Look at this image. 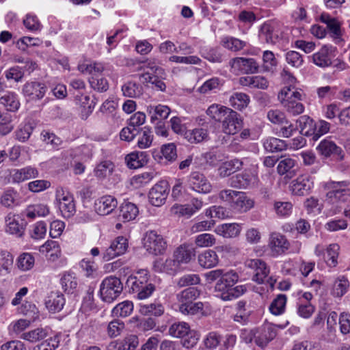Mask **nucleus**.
Masks as SVG:
<instances>
[{
    "instance_id": "obj_26",
    "label": "nucleus",
    "mask_w": 350,
    "mask_h": 350,
    "mask_svg": "<svg viewBox=\"0 0 350 350\" xmlns=\"http://www.w3.org/2000/svg\"><path fill=\"white\" fill-rule=\"evenodd\" d=\"M38 176V171L36 167L27 166L21 169L12 170L11 179L13 183H21L25 180L36 178Z\"/></svg>"
},
{
    "instance_id": "obj_59",
    "label": "nucleus",
    "mask_w": 350,
    "mask_h": 350,
    "mask_svg": "<svg viewBox=\"0 0 350 350\" xmlns=\"http://www.w3.org/2000/svg\"><path fill=\"white\" fill-rule=\"evenodd\" d=\"M200 282V278L198 274L189 273L181 276L177 282V285L179 287H184L187 286L196 285L199 284Z\"/></svg>"
},
{
    "instance_id": "obj_3",
    "label": "nucleus",
    "mask_w": 350,
    "mask_h": 350,
    "mask_svg": "<svg viewBox=\"0 0 350 350\" xmlns=\"http://www.w3.org/2000/svg\"><path fill=\"white\" fill-rule=\"evenodd\" d=\"M278 98L282 106L289 114L298 116L304 111V106L300 102L301 94L295 87H284L279 92Z\"/></svg>"
},
{
    "instance_id": "obj_1",
    "label": "nucleus",
    "mask_w": 350,
    "mask_h": 350,
    "mask_svg": "<svg viewBox=\"0 0 350 350\" xmlns=\"http://www.w3.org/2000/svg\"><path fill=\"white\" fill-rule=\"evenodd\" d=\"M238 280L239 275L236 272L230 271L224 273L215 284L217 296L224 301H231L243 295L247 288L244 285L235 286Z\"/></svg>"
},
{
    "instance_id": "obj_2",
    "label": "nucleus",
    "mask_w": 350,
    "mask_h": 350,
    "mask_svg": "<svg viewBox=\"0 0 350 350\" xmlns=\"http://www.w3.org/2000/svg\"><path fill=\"white\" fill-rule=\"evenodd\" d=\"M129 293L137 299L143 300L150 297L156 290L154 284L148 282V271L139 269L137 275L130 276L126 280Z\"/></svg>"
},
{
    "instance_id": "obj_60",
    "label": "nucleus",
    "mask_w": 350,
    "mask_h": 350,
    "mask_svg": "<svg viewBox=\"0 0 350 350\" xmlns=\"http://www.w3.org/2000/svg\"><path fill=\"white\" fill-rule=\"evenodd\" d=\"M349 283L348 280L344 277L341 276L338 278V280L335 282L334 286V293L337 297H342L345 295L347 289L349 288Z\"/></svg>"
},
{
    "instance_id": "obj_58",
    "label": "nucleus",
    "mask_w": 350,
    "mask_h": 350,
    "mask_svg": "<svg viewBox=\"0 0 350 350\" xmlns=\"http://www.w3.org/2000/svg\"><path fill=\"white\" fill-rule=\"evenodd\" d=\"M89 82L91 87L98 92H105L109 88L107 79L101 76L92 77L89 79Z\"/></svg>"
},
{
    "instance_id": "obj_7",
    "label": "nucleus",
    "mask_w": 350,
    "mask_h": 350,
    "mask_svg": "<svg viewBox=\"0 0 350 350\" xmlns=\"http://www.w3.org/2000/svg\"><path fill=\"white\" fill-rule=\"evenodd\" d=\"M350 182L348 180L332 181L328 183L331 191L327 193V198L331 202H345L350 197Z\"/></svg>"
},
{
    "instance_id": "obj_22",
    "label": "nucleus",
    "mask_w": 350,
    "mask_h": 350,
    "mask_svg": "<svg viewBox=\"0 0 350 350\" xmlns=\"http://www.w3.org/2000/svg\"><path fill=\"white\" fill-rule=\"evenodd\" d=\"M118 201L112 196H104L98 198L94 204L95 210L100 215L111 213L117 206Z\"/></svg>"
},
{
    "instance_id": "obj_34",
    "label": "nucleus",
    "mask_w": 350,
    "mask_h": 350,
    "mask_svg": "<svg viewBox=\"0 0 350 350\" xmlns=\"http://www.w3.org/2000/svg\"><path fill=\"white\" fill-rule=\"evenodd\" d=\"M208 133L206 128H196L186 131L184 133L185 138L191 144H198L206 140Z\"/></svg>"
},
{
    "instance_id": "obj_37",
    "label": "nucleus",
    "mask_w": 350,
    "mask_h": 350,
    "mask_svg": "<svg viewBox=\"0 0 350 350\" xmlns=\"http://www.w3.org/2000/svg\"><path fill=\"white\" fill-rule=\"evenodd\" d=\"M250 101V96L243 92H234L229 98L230 105L237 110L247 107Z\"/></svg>"
},
{
    "instance_id": "obj_13",
    "label": "nucleus",
    "mask_w": 350,
    "mask_h": 350,
    "mask_svg": "<svg viewBox=\"0 0 350 350\" xmlns=\"http://www.w3.org/2000/svg\"><path fill=\"white\" fill-rule=\"evenodd\" d=\"M6 232L16 237H22L27 226L26 221L19 215L9 213L5 218Z\"/></svg>"
},
{
    "instance_id": "obj_41",
    "label": "nucleus",
    "mask_w": 350,
    "mask_h": 350,
    "mask_svg": "<svg viewBox=\"0 0 350 350\" xmlns=\"http://www.w3.org/2000/svg\"><path fill=\"white\" fill-rule=\"evenodd\" d=\"M340 246L336 243L330 244L326 250L327 255L325 261L329 267H335L338 265Z\"/></svg>"
},
{
    "instance_id": "obj_51",
    "label": "nucleus",
    "mask_w": 350,
    "mask_h": 350,
    "mask_svg": "<svg viewBox=\"0 0 350 350\" xmlns=\"http://www.w3.org/2000/svg\"><path fill=\"white\" fill-rule=\"evenodd\" d=\"M113 170V164L110 161H104L98 164L94 170L95 176L104 178L109 176Z\"/></svg>"
},
{
    "instance_id": "obj_42",
    "label": "nucleus",
    "mask_w": 350,
    "mask_h": 350,
    "mask_svg": "<svg viewBox=\"0 0 350 350\" xmlns=\"http://www.w3.org/2000/svg\"><path fill=\"white\" fill-rule=\"evenodd\" d=\"M13 256L8 251L0 253V274L5 275L11 271L13 266Z\"/></svg>"
},
{
    "instance_id": "obj_4",
    "label": "nucleus",
    "mask_w": 350,
    "mask_h": 350,
    "mask_svg": "<svg viewBox=\"0 0 350 350\" xmlns=\"http://www.w3.org/2000/svg\"><path fill=\"white\" fill-rule=\"evenodd\" d=\"M200 295V291L194 287L182 291L176 295L179 311L187 315H194L203 310L202 302H193Z\"/></svg>"
},
{
    "instance_id": "obj_32",
    "label": "nucleus",
    "mask_w": 350,
    "mask_h": 350,
    "mask_svg": "<svg viewBox=\"0 0 350 350\" xmlns=\"http://www.w3.org/2000/svg\"><path fill=\"white\" fill-rule=\"evenodd\" d=\"M126 161L129 168L137 169L148 163V155L146 152H134L126 157Z\"/></svg>"
},
{
    "instance_id": "obj_56",
    "label": "nucleus",
    "mask_w": 350,
    "mask_h": 350,
    "mask_svg": "<svg viewBox=\"0 0 350 350\" xmlns=\"http://www.w3.org/2000/svg\"><path fill=\"white\" fill-rule=\"evenodd\" d=\"M33 256L28 253L21 254L17 260L18 267L22 271H28L34 265Z\"/></svg>"
},
{
    "instance_id": "obj_53",
    "label": "nucleus",
    "mask_w": 350,
    "mask_h": 350,
    "mask_svg": "<svg viewBox=\"0 0 350 350\" xmlns=\"http://www.w3.org/2000/svg\"><path fill=\"white\" fill-rule=\"evenodd\" d=\"M222 44L228 50L236 52L243 49L246 43L234 37H225L222 39Z\"/></svg>"
},
{
    "instance_id": "obj_17",
    "label": "nucleus",
    "mask_w": 350,
    "mask_h": 350,
    "mask_svg": "<svg viewBox=\"0 0 350 350\" xmlns=\"http://www.w3.org/2000/svg\"><path fill=\"white\" fill-rule=\"evenodd\" d=\"M128 247V241L124 237H118L113 240L110 246L103 254V258L105 261L122 255L125 253Z\"/></svg>"
},
{
    "instance_id": "obj_38",
    "label": "nucleus",
    "mask_w": 350,
    "mask_h": 350,
    "mask_svg": "<svg viewBox=\"0 0 350 350\" xmlns=\"http://www.w3.org/2000/svg\"><path fill=\"white\" fill-rule=\"evenodd\" d=\"M123 95L129 98L139 97L143 92L142 86L134 81H127L122 86Z\"/></svg>"
},
{
    "instance_id": "obj_44",
    "label": "nucleus",
    "mask_w": 350,
    "mask_h": 350,
    "mask_svg": "<svg viewBox=\"0 0 350 350\" xmlns=\"http://www.w3.org/2000/svg\"><path fill=\"white\" fill-rule=\"evenodd\" d=\"M60 281L63 289L67 293H72L78 285L77 278L70 273H64Z\"/></svg>"
},
{
    "instance_id": "obj_20",
    "label": "nucleus",
    "mask_w": 350,
    "mask_h": 350,
    "mask_svg": "<svg viewBox=\"0 0 350 350\" xmlns=\"http://www.w3.org/2000/svg\"><path fill=\"white\" fill-rule=\"evenodd\" d=\"M289 243L286 237L278 232H272L269 238L268 247L273 255L284 254L289 247Z\"/></svg>"
},
{
    "instance_id": "obj_23",
    "label": "nucleus",
    "mask_w": 350,
    "mask_h": 350,
    "mask_svg": "<svg viewBox=\"0 0 350 350\" xmlns=\"http://www.w3.org/2000/svg\"><path fill=\"white\" fill-rule=\"evenodd\" d=\"M313 185L308 175H301L293 180L291 185L293 193L297 196H304L308 193Z\"/></svg>"
},
{
    "instance_id": "obj_36",
    "label": "nucleus",
    "mask_w": 350,
    "mask_h": 350,
    "mask_svg": "<svg viewBox=\"0 0 350 350\" xmlns=\"http://www.w3.org/2000/svg\"><path fill=\"white\" fill-rule=\"evenodd\" d=\"M300 133L306 136H312L315 132V122L308 116H300L297 120Z\"/></svg>"
},
{
    "instance_id": "obj_11",
    "label": "nucleus",
    "mask_w": 350,
    "mask_h": 350,
    "mask_svg": "<svg viewBox=\"0 0 350 350\" xmlns=\"http://www.w3.org/2000/svg\"><path fill=\"white\" fill-rule=\"evenodd\" d=\"M56 199L59 201V208L64 217L69 218L74 215L76 209L72 194L59 188L56 191Z\"/></svg>"
},
{
    "instance_id": "obj_12",
    "label": "nucleus",
    "mask_w": 350,
    "mask_h": 350,
    "mask_svg": "<svg viewBox=\"0 0 350 350\" xmlns=\"http://www.w3.org/2000/svg\"><path fill=\"white\" fill-rule=\"evenodd\" d=\"M169 185L167 181L161 180L155 184L148 193L149 202L155 206H162L169 193Z\"/></svg>"
},
{
    "instance_id": "obj_14",
    "label": "nucleus",
    "mask_w": 350,
    "mask_h": 350,
    "mask_svg": "<svg viewBox=\"0 0 350 350\" xmlns=\"http://www.w3.org/2000/svg\"><path fill=\"white\" fill-rule=\"evenodd\" d=\"M187 184L191 189L200 193H208L212 189V186L206 177L199 172L191 173L188 177Z\"/></svg>"
},
{
    "instance_id": "obj_55",
    "label": "nucleus",
    "mask_w": 350,
    "mask_h": 350,
    "mask_svg": "<svg viewBox=\"0 0 350 350\" xmlns=\"http://www.w3.org/2000/svg\"><path fill=\"white\" fill-rule=\"evenodd\" d=\"M23 25L30 31H38L42 29V25L38 17L32 14H27L23 19Z\"/></svg>"
},
{
    "instance_id": "obj_48",
    "label": "nucleus",
    "mask_w": 350,
    "mask_h": 350,
    "mask_svg": "<svg viewBox=\"0 0 350 350\" xmlns=\"http://www.w3.org/2000/svg\"><path fill=\"white\" fill-rule=\"evenodd\" d=\"M322 21L327 25V27L329 31L332 34V37L334 39H338L341 35L340 24L336 19L330 18L329 16H322Z\"/></svg>"
},
{
    "instance_id": "obj_19",
    "label": "nucleus",
    "mask_w": 350,
    "mask_h": 350,
    "mask_svg": "<svg viewBox=\"0 0 350 350\" xmlns=\"http://www.w3.org/2000/svg\"><path fill=\"white\" fill-rule=\"evenodd\" d=\"M335 49L336 48L331 45L323 46L319 51L313 54L314 64L321 68L329 66L334 57Z\"/></svg>"
},
{
    "instance_id": "obj_64",
    "label": "nucleus",
    "mask_w": 350,
    "mask_h": 350,
    "mask_svg": "<svg viewBox=\"0 0 350 350\" xmlns=\"http://www.w3.org/2000/svg\"><path fill=\"white\" fill-rule=\"evenodd\" d=\"M200 53L204 58L210 62L217 63L222 62V56L216 49H202Z\"/></svg>"
},
{
    "instance_id": "obj_8",
    "label": "nucleus",
    "mask_w": 350,
    "mask_h": 350,
    "mask_svg": "<svg viewBox=\"0 0 350 350\" xmlns=\"http://www.w3.org/2000/svg\"><path fill=\"white\" fill-rule=\"evenodd\" d=\"M246 265L254 270V281L258 284H262L267 281L271 287L273 286L275 280L271 277L268 278L269 269L264 261L260 259H251L246 262Z\"/></svg>"
},
{
    "instance_id": "obj_57",
    "label": "nucleus",
    "mask_w": 350,
    "mask_h": 350,
    "mask_svg": "<svg viewBox=\"0 0 350 350\" xmlns=\"http://www.w3.org/2000/svg\"><path fill=\"white\" fill-rule=\"evenodd\" d=\"M140 79H143V82L150 83L154 85L157 90L164 92L166 89V85L163 81L164 79L155 78L152 77L150 72H146L139 75Z\"/></svg>"
},
{
    "instance_id": "obj_5",
    "label": "nucleus",
    "mask_w": 350,
    "mask_h": 350,
    "mask_svg": "<svg viewBox=\"0 0 350 350\" xmlns=\"http://www.w3.org/2000/svg\"><path fill=\"white\" fill-rule=\"evenodd\" d=\"M168 332L173 337L183 338V345L187 349L196 345L199 340L198 333L191 330L188 323L185 322L172 323L169 327Z\"/></svg>"
},
{
    "instance_id": "obj_21",
    "label": "nucleus",
    "mask_w": 350,
    "mask_h": 350,
    "mask_svg": "<svg viewBox=\"0 0 350 350\" xmlns=\"http://www.w3.org/2000/svg\"><path fill=\"white\" fill-rule=\"evenodd\" d=\"M275 328L272 325H266L255 330V343L261 348L265 347L267 344L276 336Z\"/></svg>"
},
{
    "instance_id": "obj_50",
    "label": "nucleus",
    "mask_w": 350,
    "mask_h": 350,
    "mask_svg": "<svg viewBox=\"0 0 350 350\" xmlns=\"http://www.w3.org/2000/svg\"><path fill=\"white\" fill-rule=\"evenodd\" d=\"M140 312L144 315H154L159 317L163 314L164 307L159 303L143 305L140 307Z\"/></svg>"
},
{
    "instance_id": "obj_63",
    "label": "nucleus",
    "mask_w": 350,
    "mask_h": 350,
    "mask_svg": "<svg viewBox=\"0 0 350 350\" xmlns=\"http://www.w3.org/2000/svg\"><path fill=\"white\" fill-rule=\"evenodd\" d=\"M7 80H14L15 82H19L24 77V72L19 66H13L6 70L4 72Z\"/></svg>"
},
{
    "instance_id": "obj_27",
    "label": "nucleus",
    "mask_w": 350,
    "mask_h": 350,
    "mask_svg": "<svg viewBox=\"0 0 350 350\" xmlns=\"http://www.w3.org/2000/svg\"><path fill=\"white\" fill-rule=\"evenodd\" d=\"M242 230V227L241 224L237 223H230V224H222L217 226L215 232L219 236L223 237L224 238H234L238 237L241 231Z\"/></svg>"
},
{
    "instance_id": "obj_47",
    "label": "nucleus",
    "mask_w": 350,
    "mask_h": 350,
    "mask_svg": "<svg viewBox=\"0 0 350 350\" xmlns=\"http://www.w3.org/2000/svg\"><path fill=\"white\" fill-rule=\"evenodd\" d=\"M286 304V295L283 294L278 295L271 302L269 310L274 315H280L284 312Z\"/></svg>"
},
{
    "instance_id": "obj_28",
    "label": "nucleus",
    "mask_w": 350,
    "mask_h": 350,
    "mask_svg": "<svg viewBox=\"0 0 350 350\" xmlns=\"http://www.w3.org/2000/svg\"><path fill=\"white\" fill-rule=\"evenodd\" d=\"M255 176L250 173L243 172L232 176L228 180L230 187L238 189H246L254 182Z\"/></svg>"
},
{
    "instance_id": "obj_43",
    "label": "nucleus",
    "mask_w": 350,
    "mask_h": 350,
    "mask_svg": "<svg viewBox=\"0 0 350 350\" xmlns=\"http://www.w3.org/2000/svg\"><path fill=\"white\" fill-rule=\"evenodd\" d=\"M0 103L3 105L10 111H15L20 107L17 95L14 92H9L8 94L1 97Z\"/></svg>"
},
{
    "instance_id": "obj_29",
    "label": "nucleus",
    "mask_w": 350,
    "mask_h": 350,
    "mask_svg": "<svg viewBox=\"0 0 350 350\" xmlns=\"http://www.w3.org/2000/svg\"><path fill=\"white\" fill-rule=\"evenodd\" d=\"M180 264L176 260V258H168L165 260L159 259L154 263V269L156 271L166 272L168 273H175L180 267Z\"/></svg>"
},
{
    "instance_id": "obj_18",
    "label": "nucleus",
    "mask_w": 350,
    "mask_h": 350,
    "mask_svg": "<svg viewBox=\"0 0 350 350\" xmlns=\"http://www.w3.org/2000/svg\"><path fill=\"white\" fill-rule=\"evenodd\" d=\"M318 152L324 157H336L338 160H342L344 155L340 147L338 146L329 137H327L319 143L317 147Z\"/></svg>"
},
{
    "instance_id": "obj_16",
    "label": "nucleus",
    "mask_w": 350,
    "mask_h": 350,
    "mask_svg": "<svg viewBox=\"0 0 350 350\" xmlns=\"http://www.w3.org/2000/svg\"><path fill=\"white\" fill-rule=\"evenodd\" d=\"M224 132L228 135H234L242 127V120L240 116L230 109L221 121Z\"/></svg>"
},
{
    "instance_id": "obj_61",
    "label": "nucleus",
    "mask_w": 350,
    "mask_h": 350,
    "mask_svg": "<svg viewBox=\"0 0 350 350\" xmlns=\"http://www.w3.org/2000/svg\"><path fill=\"white\" fill-rule=\"evenodd\" d=\"M330 129V124L323 120L315 122V132L312 135L314 141L318 140L322 135L327 133Z\"/></svg>"
},
{
    "instance_id": "obj_9",
    "label": "nucleus",
    "mask_w": 350,
    "mask_h": 350,
    "mask_svg": "<svg viewBox=\"0 0 350 350\" xmlns=\"http://www.w3.org/2000/svg\"><path fill=\"white\" fill-rule=\"evenodd\" d=\"M144 247L146 251L153 255L163 254L167 247L166 242L161 234L151 230L145 234L144 237Z\"/></svg>"
},
{
    "instance_id": "obj_30",
    "label": "nucleus",
    "mask_w": 350,
    "mask_h": 350,
    "mask_svg": "<svg viewBox=\"0 0 350 350\" xmlns=\"http://www.w3.org/2000/svg\"><path fill=\"white\" fill-rule=\"evenodd\" d=\"M65 302L63 294L59 292H51L45 301V305L50 312H57L62 310Z\"/></svg>"
},
{
    "instance_id": "obj_46",
    "label": "nucleus",
    "mask_w": 350,
    "mask_h": 350,
    "mask_svg": "<svg viewBox=\"0 0 350 350\" xmlns=\"http://www.w3.org/2000/svg\"><path fill=\"white\" fill-rule=\"evenodd\" d=\"M265 148L269 152H279L286 149V144L284 140L275 137H269L264 141Z\"/></svg>"
},
{
    "instance_id": "obj_45",
    "label": "nucleus",
    "mask_w": 350,
    "mask_h": 350,
    "mask_svg": "<svg viewBox=\"0 0 350 350\" xmlns=\"http://www.w3.org/2000/svg\"><path fill=\"white\" fill-rule=\"evenodd\" d=\"M40 252L44 254L46 256L57 258L60 253L59 244L55 241H48L40 247Z\"/></svg>"
},
{
    "instance_id": "obj_35",
    "label": "nucleus",
    "mask_w": 350,
    "mask_h": 350,
    "mask_svg": "<svg viewBox=\"0 0 350 350\" xmlns=\"http://www.w3.org/2000/svg\"><path fill=\"white\" fill-rule=\"evenodd\" d=\"M217 254L213 250H206L198 255V262L204 268L209 269L218 264Z\"/></svg>"
},
{
    "instance_id": "obj_39",
    "label": "nucleus",
    "mask_w": 350,
    "mask_h": 350,
    "mask_svg": "<svg viewBox=\"0 0 350 350\" xmlns=\"http://www.w3.org/2000/svg\"><path fill=\"white\" fill-rule=\"evenodd\" d=\"M230 109L227 107L218 104H213L206 110V114L216 122H220Z\"/></svg>"
},
{
    "instance_id": "obj_62",
    "label": "nucleus",
    "mask_w": 350,
    "mask_h": 350,
    "mask_svg": "<svg viewBox=\"0 0 350 350\" xmlns=\"http://www.w3.org/2000/svg\"><path fill=\"white\" fill-rule=\"evenodd\" d=\"M260 39L267 43H273L275 38L273 33V27L271 25L265 23L262 25L259 33Z\"/></svg>"
},
{
    "instance_id": "obj_52",
    "label": "nucleus",
    "mask_w": 350,
    "mask_h": 350,
    "mask_svg": "<svg viewBox=\"0 0 350 350\" xmlns=\"http://www.w3.org/2000/svg\"><path fill=\"white\" fill-rule=\"evenodd\" d=\"M216 243V238L212 234L202 233L195 238V244L199 247H210Z\"/></svg>"
},
{
    "instance_id": "obj_54",
    "label": "nucleus",
    "mask_w": 350,
    "mask_h": 350,
    "mask_svg": "<svg viewBox=\"0 0 350 350\" xmlns=\"http://www.w3.org/2000/svg\"><path fill=\"white\" fill-rule=\"evenodd\" d=\"M46 336L47 331L45 329L36 328L33 330L23 333L21 338L31 342H35L44 339Z\"/></svg>"
},
{
    "instance_id": "obj_49",
    "label": "nucleus",
    "mask_w": 350,
    "mask_h": 350,
    "mask_svg": "<svg viewBox=\"0 0 350 350\" xmlns=\"http://www.w3.org/2000/svg\"><path fill=\"white\" fill-rule=\"evenodd\" d=\"M20 312L29 320L34 322L39 317V311L35 304L30 302L23 304L20 308Z\"/></svg>"
},
{
    "instance_id": "obj_24",
    "label": "nucleus",
    "mask_w": 350,
    "mask_h": 350,
    "mask_svg": "<svg viewBox=\"0 0 350 350\" xmlns=\"http://www.w3.org/2000/svg\"><path fill=\"white\" fill-rule=\"evenodd\" d=\"M173 254L180 265L188 264L195 257L196 251L192 245L184 243L178 246Z\"/></svg>"
},
{
    "instance_id": "obj_15",
    "label": "nucleus",
    "mask_w": 350,
    "mask_h": 350,
    "mask_svg": "<svg viewBox=\"0 0 350 350\" xmlns=\"http://www.w3.org/2000/svg\"><path fill=\"white\" fill-rule=\"evenodd\" d=\"M47 90L46 85L40 81H29L24 84L22 93L29 100L42 99Z\"/></svg>"
},
{
    "instance_id": "obj_6",
    "label": "nucleus",
    "mask_w": 350,
    "mask_h": 350,
    "mask_svg": "<svg viewBox=\"0 0 350 350\" xmlns=\"http://www.w3.org/2000/svg\"><path fill=\"white\" fill-rule=\"evenodd\" d=\"M122 290L120 280L115 276H109L103 280L99 293L103 301L111 303L120 295Z\"/></svg>"
},
{
    "instance_id": "obj_40",
    "label": "nucleus",
    "mask_w": 350,
    "mask_h": 350,
    "mask_svg": "<svg viewBox=\"0 0 350 350\" xmlns=\"http://www.w3.org/2000/svg\"><path fill=\"white\" fill-rule=\"evenodd\" d=\"M133 310V302L130 301H124L117 304L113 308L111 313L114 317H126L129 316Z\"/></svg>"
},
{
    "instance_id": "obj_33",
    "label": "nucleus",
    "mask_w": 350,
    "mask_h": 350,
    "mask_svg": "<svg viewBox=\"0 0 350 350\" xmlns=\"http://www.w3.org/2000/svg\"><path fill=\"white\" fill-rule=\"evenodd\" d=\"M137 135H138L137 146L139 148L145 149L150 147L154 135L149 126H144L139 130L137 129Z\"/></svg>"
},
{
    "instance_id": "obj_10",
    "label": "nucleus",
    "mask_w": 350,
    "mask_h": 350,
    "mask_svg": "<svg viewBox=\"0 0 350 350\" xmlns=\"http://www.w3.org/2000/svg\"><path fill=\"white\" fill-rule=\"evenodd\" d=\"M229 66L231 71L239 75L243 74H254L258 71V64L254 58L235 57L229 62Z\"/></svg>"
},
{
    "instance_id": "obj_25",
    "label": "nucleus",
    "mask_w": 350,
    "mask_h": 350,
    "mask_svg": "<svg viewBox=\"0 0 350 350\" xmlns=\"http://www.w3.org/2000/svg\"><path fill=\"white\" fill-rule=\"evenodd\" d=\"M254 201L244 192L237 191L230 207L240 213H245L254 206Z\"/></svg>"
},
{
    "instance_id": "obj_31",
    "label": "nucleus",
    "mask_w": 350,
    "mask_h": 350,
    "mask_svg": "<svg viewBox=\"0 0 350 350\" xmlns=\"http://www.w3.org/2000/svg\"><path fill=\"white\" fill-rule=\"evenodd\" d=\"M138 213V208L135 204L124 202L120 206L118 219L123 222H127L135 219Z\"/></svg>"
}]
</instances>
